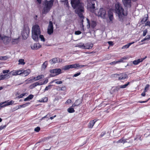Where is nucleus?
<instances>
[{
	"instance_id": "obj_1",
	"label": "nucleus",
	"mask_w": 150,
	"mask_h": 150,
	"mask_svg": "<svg viewBox=\"0 0 150 150\" xmlns=\"http://www.w3.org/2000/svg\"><path fill=\"white\" fill-rule=\"evenodd\" d=\"M71 3L72 7L75 9V12L81 19L84 18L83 13L84 12V4L80 0H71Z\"/></svg>"
},
{
	"instance_id": "obj_2",
	"label": "nucleus",
	"mask_w": 150,
	"mask_h": 150,
	"mask_svg": "<svg viewBox=\"0 0 150 150\" xmlns=\"http://www.w3.org/2000/svg\"><path fill=\"white\" fill-rule=\"evenodd\" d=\"M115 10L120 20L121 19H122V17L123 16L126 15L125 13V10L122 4L119 2H117L115 4Z\"/></svg>"
},
{
	"instance_id": "obj_3",
	"label": "nucleus",
	"mask_w": 150,
	"mask_h": 150,
	"mask_svg": "<svg viewBox=\"0 0 150 150\" xmlns=\"http://www.w3.org/2000/svg\"><path fill=\"white\" fill-rule=\"evenodd\" d=\"M41 33L39 26L38 25L33 26L32 30V37L34 40L37 41Z\"/></svg>"
},
{
	"instance_id": "obj_4",
	"label": "nucleus",
	"mask_w": 150,
	"mask_h": 150,
	"mask_svg": "<svg viewBox=\"0 0 150 150\" xmlns=\"http://www.w3.org/2000/svg\"><path fill=\"white\" fill-rule=\"evenodd\" d=\"M54 2V0H50V1L47 0L45 1L43 3L44 8L43 13L46 14L50 11L53 6Z\"/></svg>"
},
{
	"instance_id": "obj_5",
	"label": "nucleus",
	"mask_w": 150,
	"mask_h": 150,
	"mask_svg": "<svg viewBox=\"0 0 150 150\" xmlns=\"http://www.w3.org/2000/svg\"><path fill=\"white\" fill-rule=\"evenodd\" d=\"M88 4L87 5L88 10L92 13L94 12L96 1L94 0H87Z\"/></svg>"
},
{
	"instance_id": "obj_6",
	"label": "nucleus",
	"mask_w": 150,
	"mask_h": 150,
	"mask_svg": "<svg viewBox=\"0 0 150 150\" xmlns=\"http://www.w3.org/2000/svg\"><path fill=\"white\" fill-rule=\"evenodd\" d=\"M29 31V29L28 26L24 27L23 31L22 33V35L24 39L25 40L28 37Z\"/></svg>"
},
{
	"instance_id": "obj_7",
	"label": "nucleus",
	"mask_w": 150,
	"mask_h": 150,
	"mask_svg": "<svg viewBox=\"0 0 150 150\" xmlns=\"http://www.w3.org/2000/svg\"><path fill=\"white\" fill-rule=\"evenodd\" d=\"M50 72L52 74L51 75V76H55L62 73L61 69L59 68L50 70Z\"/></svg>"
},
{
	"instance_id": "obj_8",
	"label": "nucleus",
	"mask_w": 150,
	"mask_h": 150,
	"mask_svg": "<svg viewBox=\"0 0 150 150\" xmlns=\"http://www.w3.org/2000/svg\"><path fill=\"white\" fill-rule=\"evenodd\" d=\"M114 76L118 78L119 80H124L128 78L127 74L124 73H120L119 74H114Z\"/></svg>"
},
{
	"instance_id": "obj_9",
	"label": "nucleus",
	"mask_w": 150,
	"mask_h": 150,
	"mask_svg": "<svg viewBox=\"0 0 150 150\" xmlns=\"http://www.w3.org/2000/svg\"><path fill=\"white\" fill-rule=\"evenodd\" d=\"M98 15L101 18L105 19L106 18V12L105 9L103 8H100L98 13Z\"/></svg>"
},
{
	"instance_id": "obj_10",
	"label": "nucleus",
	"mask_w": 150,
	"mask_h": 150,
	"mask_svg": "<svg viewBox=\"0 0 150 150\" xmlns=\"http://www.w3.org/2000/svg\"><path fill=\"white\" fill-rule=\"evenodd\" d=\"M47 33L49 35H51L53 32V25L52 22L50 21L49 22V24L47 28Z\"/></svg>"
},
{
	"instance_id": "obj_11",
	"label": "nucleus",
	"mask_w": 150,
	"mask_h": 150,
	"mask_svg": "<svg viewBox=\"0 0 150 150\" xmlns=\"http://www.w3.org/2000/svg\"><path fill=\"white\" fill-rule=\"evenodd\" d=\"M42 47L39 43H35L32 44L31 45V47L33 50H37L41 48Z\"/></svg>"
},
{
	"instance_id": "obj_12",
	"label": "nucleus",
	"mask_w": 150,
	"mask_h": 150,
	"mask_svg": "<svg viewBox=\"0 0 150 150\" xmlns=\"http://www.w3.org/2000/svg\"><path fill=\"white\" fill-rule=\"evenodd\" d=\"M78 64H74L71 65H66L64 67L63 69L64 70H67L70 68H76L78 67Z\"/></svg>"
},
{
	"instance_id": "obj_13",
	"label": "nucleus",
	"mask_w": 150,
	"mask_h": 150,
	"mask_svg": "<svg viewBox=\"0 0 150 150\" xmlns=\"http://www.w3.org/2000/svg\"><path fill=\"white\" fill-rule=\"evenodd\" d=\"M122 1L125 6L131 7V0H122Z\"/></svg>"
},
{
	"instance_id": "obj_14",
	"label": "nucleus",
	"mask_w": 150,
	"mask_h": 150,
	"mask_svg": "<svg viewBox=\"0 0 150 150\" xmlns=\"http://www.w3.org/2000/svg\"><path fill=\"white\" fill-rule=\"evenodd\" d=\"M14 102V101L12 100H11L10 101H9L8 100L5 101V102L0 103V106L4 104H5L4 105H3L4 107L9 105H12L13 104Z\"/></svg>"
},
{
	"instance_id": "obj_15",
	"label": "nucleus",
	"mask_w": 150,
	"mask_h": 150,
	"mask_svg": "<svg viewBox=\"0 0 150 150\" xmlns=\"http://www.w3.org/2000/svg\"><path fill=\"white\" fill-rule=\"evenodd\" d=\"M82 48L84 49H91L93 46V44L92 43H87L85 45L83 44L81 46H80Z\"/></svg>"
},
{
	"instance_id": "obj_16",
	"label": "nucleus",
	"mask_w": 150,
	"mask_h": 150,
	"mask_svg": "<svg viewBox=\"0 0 150 150\" xmlns=\"http://www.w3.org/2000/svg\"><path fill=\"white\" fill-rule=\"evenodd\" d=\"M147 57L146 56L144 58L138 59L137 60H134L133 62V64L135 65H137L139 64L140 62H142Z\"/></svg>"
},
{
	"instance_id": "obj_17",
	"label": "nucleus",
	"mask_w": 150,
	"mask_h": 150,
	"mask_svg": "<svg viewBox=\"0 0 150 150\" xmlns=\"http://www.w3.org/2000/svg\"><path fill=\"white\" fill-rule=\"evenodd\" d=\"M1 40L3 41V43L5 45L8 44L10 41V39L8 37L6 36L2 37Z\"/></svg>"
},
{
	"instance_id": "obj_18",
	"label": "nucleus",
	"mask_w": 150,
	"mask_h": 150,
	"mask_svg": "<svg viewBox=\"0 0 150 150\" xmlns=\"http://www.w3.org/2000/svg\"><path fill=\"white\" fill-rule=\"evenodd\" d=\"M108 16L110 21L112 23L114 18L113 13L110 10H109L108 12Z\"/></svg>"
},
{
	"instance_id": "obj_19",
	"label": "nucleus",
	"mask_w": 150,
	"mask_h": 150,
	"mask_svg": "<svg viewBox=\"0 0 150 150\" xmlns=\"http://www.w3.org/2000/svg\"><path fill=\"white\" fill-rule=\"evenodd\" d=\"M87 21L89 25V28L91 26L92 28H94L96 26L97 23L96 21H92L90 23L89 20L87 19Z\"/></svg>"
},
{
	"instance_id": "obj_20",
	"label": "nucleus",
	"mask_w": 150,
	"mask_h": 150,
	"mask_svg": "<svg viewBox=\"0 0 150 150\" xmlns=\"http://www.w3.org/2000/svg\"><path fill=\"white\" fill-rule=\"evenodd\" d=\"M30 102H28L26 103L25 104H24L22 105H18L16 107L15 109L16 110H17L18 109H20L22 108H24L27 106H28L30 104Z\"/></svg>"
},
{
	"instance_id": "obj_21",
	"label": "nucleus",
	"mask_w": 150,
	"mask_h": 150,
	"mask_svg": "<svg viewBox=\"0 0 150 150\" xmlns=\"http://www.w3.org/2000/svg\"><path fill=\"white\" fill-rule=\"evenodd\" d=\"M22 74H24V76H28L31 72V71L30 69H27L26 70H22Z\"/></svg>"
},
{
	"instance_id": "obj_22",
	"label": "nucleus",
	"mask_w": 150,
	"mask_h": 150,
	"mask_svg": "<svg viewBox=\"0 0 150 150\" xmlns=\"http://www.w3.org/2000/svg\"><path fill=\"white\" fill-rule=\"evenodd\" d=\"M96 120H93L91 121L88 125V127L89 128H92L96 122Z\"/></svg>"
},
{
	"instance_id": "obj_23",
	"label": "nucleus",
	"mask_w": 150,
	"mask_h": 150,
	"mask_svg": "<svg viewBox=\"0 0 150 150\" xmlns=\"http://www.w3.org/2000/svg\"><path fill=\"white\" fill-rule=\"evenodd\" d=\"M51 60L53 63L62 62V59H60L58 57L53 58Z\"/></svg>"
},
{
	"instance_id": "obj_24",
	"label": "nucleus",
	"mask_w": 150,
	"mask_h": 150,
	"mask_svg": "<svg viewBox=\"0 0 150 150\" xmlns=\"http://www.w3.org/2000/svg\"><path fill=\"white\" fill-rule=\"evenodd\" d=\"M44 75H40L38 76H37L33 77L32 80H34L35 81H38L41 79L44 78Z\"/></svg>"
},
{
	"instance_id": "obj_25",
	"label": "nucleus",
	"mask_w": 150,
	"mask_h": 150,
	"mask_svg": "<svg viewBox=\"0 0 150 150\" xmlns=\"http://www.w3.org/2000/svg\"><path fill=\"white\" fill-rule=\"evenodd\" d=\"M145 17L142 18V20L141 21V22L142 24H144L148 20L149 17L148 15H145Z\"/></svg>"
},
{
	"instance_id": "obj_26",
	"label": "nucleus",
	"mask_w": 150,
	"mask_h": 150,
	"mask_svg": "<svg viewBox=\"0 0 150 150\" xmlns=\"http://www.w3.org/2000/svg\"><path fill=\"white\" fill-rule=\"evenodd\" d=\"M124 137H123L121 139L118 140L117 141V143H122L123 144H125V143L127 142V141H126L127 139H124Z\"/></svg>"
},
{
	"instance_id": "obj_27",
	"label": "nucleus",
	"mask_w": 150,
	"mask_h": 150,
	"mask_svg": "<svg viewBox=\"0 0 150 150\" xmlns=\"http://www.w3.org/2000/svg\"><path fill=\"white\" fill-rule=\"evenodd\" d=\"M134 43V42H130L128 44H127V45H124L122 47V49H127L132 44H133Z\"/></svg>"
},
{
	"instance_id": "obj_28",
	"label": "nucleus",
	"mask_w": 150,
	"mask_h": 150,
	"mask_svg": "<svg viewBox=\"0 0 150 150\" xmlns=\"http://www.w3.org/2000/svg\"><path fill=\"white\" fill-rule=\"evenodd\" d=\"M79 101L78 100H76L75 103L72 104V107H75L79 106L81 103L80 102H78Z\"/></svg>"
},
{
	"instance_id": "obj_29",
	"label": "nucleus",
	"mask_w": 150,
	"mask_h": 150,
	"mask_svg": "<svg viewBox=\"0 0 150 150\" xmlns=\"http://www.w3.org/2000/svg\"><path fill=\"white\" fill-rule=\"evenodd\" d=\"M41 85V84L40 82H37L34 83L31 85V86L33 88H34L37 86Z\"/></svg>"
},
{
	"instance_id": "obj_30",
	"label": "nucleus",
	"mask_w": 150,
	"mask_h": 150,
	"mask_svg": "<svg viewBox=\"0 0 150 150\" xmlns=\"http://www.w3.org/2000/svg\"><path fill=\"white\" fill-rule=\"evenodd\" d=\"M67 111L70 113H73L75 112V110L73 108L70 107L67 110Z\"/></svg>"
},
{
	"instance_id": "obj_31",
	"label": "nucleus",
	"mask_w": 150,
	"mask_h": 150,
	"mask_svg": "<svg viewBox=\"0 0 150 150\" xmlns=\"http://www.w3.org/2000/svg\"><path fill=\"white\" fill-rule=\"evenodd\" d=\"M18 42V39H13L11 42L12 44L14 45L17 44Z\"/></svg>"
},
{
	"instance_id": "obj_32",
	"label": "nucleus",
	"mask_w": 150,
	"mask_h": 150,
	"mask_svg": "<svg viewBox=\"0 0 150 150\" xmlns=\"http://www.w3.org/2000/svg\"><path fill=\"white\" fill-rule=\"evenodd\" d=\"M62 2L64 3V5L66 6L67 7H69V4L68 0H65L61 1Z\"/></svg>"
},
{
	"instance_id": "obj_33",
	"label": "nucleus",
	"mask_w": 150,
	"mask_h": 150,
	"mask_svg": "<svg viewBox=\"0 0 150 150\" xmlns=\"http://www.w3.org/2000/svg\"><path fill=\"white\" fill-rule=\"evenodd\" d=\"M48 65V62L47 61H46L44 62L42 65V67L44 69H45L47 67Z\"/></svg>"
},
{
	"instance_id": "obj_34",
	"label": "nucleus",
	"mask_w": 150,
	"mask_h": 150,
	"mask_svg": "<svg viewBox=\"0 0 150 150\" xmlns=\"http://www.w3.org/2000/svg\"><path fill=\"white\" fill-rule=\"evenodd\" d=\"M130 83L129 82H127L126 84H125L124 85H121L120 86V88H125Z\"/></svg>"
},
{
	"instance_id": "obj_35",
	"label": "nucleus",
	"mask_w": 150,
	"mask_h": 150,
	"mask_svg": "<svg viewBox=\"0 0 150 150\" xmlns=\"http://www.w3.org/2000/svg\"><path fill=\"white\" fill-rule=\"evenodd\" d=\"M48 98L45 97L42 98L41 100H39V102H46L48 101Z\"/></svg>"
},
{
	"instance_id": "obj_36",
	"label": "nucleus",
	"mask_w": 150,
	"mask_h": 150,
	"mask_svg": "<svg viewBox=\"0 0 150 150\" xmlns=\"http://www.w3.org/2000/svg\"><path fill=\"white\" fill-rule=\"evenodd\" d=\"M19 64L24 65L25 64V63L24 62V60L23 59H19L18 61Z\"/></svg>"
},
{
	"instance_id": "obj_37",
	"label": "nucleus",
	"mask_w": 150,
	"mask_h": 150,
	"mask_svg": "<svg viewBox=\"0 0 150 150\" xmlns=\"http://www.w3.org/2000/svg\"><path fill=\"white\" fill-rule=\"evenodd\" d=\"M128 57L126 56H124L122 57L121 58V59H120L119 61L120 62H124L123 60L126 59H127Z\"/></svg>"
},
{
	"instance_id": "obj_38",
	"label": "nucleus",
	"mask_w": 150,
	"mask_h": 150,
	"mask_svg": "<svg viewBox=\"0 0 150 150\" xmlns=\"http://www.w3.org/2000/svg\"><path fill=\"white\" fill-rule=\"evenodd\" d=\"M8 58L7 56H0V59L5 60L7 59Z\"/></svg>"
},
{
	"instance_id": "obj_39",
	"label": "nucleus",
	"mask_w": 150,
	"mask_h": 150,
	"mask_svg": "<svg viewBox=\"0 0 150 150\" xmlns=\"http://www.w3.org/2000/svg\"><path fill=\"white\" fill-rule=\"evenodd\" d=\"M39 38L40 39V40L41 41L43 42L45 41V39L42 35H40V34L39 35Z\"/></svg>"
},
{
	"instance_id": "obj_40",
	"label": "nucleus",
	"mask_w": 150,
	"mask_h": 150,
	"mask_svg": "<svg viewBox=\"0 0 150 150\" xmlns=\"http://www.w3.org/2000/svg\"><path fill=\"white\" fill-rule=\"evenodd\" d=\"M7 74L4 75H3L4 79H6L9 78L10 77L9 74Z\"/></svg>"
},
{
	"instance_id": "obj_41",
	"label": "nucleus",
	"mask_w": 150,
	"mask_h": 150,
	"mask_svg": "<svg viewBox=\"0 0 150 150\" xmlns=\"http://www.w3.org/2000/svg\"><path fill=\"white\" fill-rule=\"evenodd\" d=\"M22 70H16V75L22 74Z\"/></svg>"
},
{
	"instance_id": "obj_42",
	"label": "nucleus",
	"mask_w": 150,
	"mask_h": 150,
	"mask_svg": "<svg viewBox=\"0 0 150 150\" xmlns=\"http://www.w3.org/2000/svg\"><path fill=\"white\" fill-rule=\"evenodd\" d=\"M9 73H11L13 76H16V70H13L11 71Z\"/></svg>"
},
{
	"instance_id": "obj_43",
	"label": "nucleus",
	"mask_w": 150,
	"mask_h": 150,
	"mask_svg": "<svg viewBox=\"0 0 150 150\" xmlns=\"http://www.w3.org/2000/svg\"><path fill=\"white\" fill-rule=\"evenodd\" d=\"M52 86V85H49L48 86H46L45 90V91H47L49 89H50L51 88V86Z\"/></svg>"
},
{
	"instance_id": "obj_44",
	"label": "nucleus",
	"mask_w": 150,
	"mask_h": 150,
	"mask_svg": "<svg viewBox=\"0 0 150 150\" xmlns=\"http://www.w3.org/2000/svg\"><path fill=\"white\" fill-rule=\"evenodd\" d=\"M48 79H46L43 82H41V85H42L44 84H46L47 83H48Z\"/></svg>"
},
{
	"instance_id": "obj_45",
	"label": "nucleus",
	"mask_w": 150,
	"mask_h": 150,
	"mask_svg": "<svg viewBox=\"0 0 150 150\" xmlns=\"http://www.w3.org/2000/svg\"><path fill=\"white\" fill-rule=\"evenodd\" d=\"M40 129L39 127H37L35 128L34 130L37 132H38L40 131Z\"/></svg>"
},
{
	"instance_id": "obj_46",
	"label": "nucleus",
	"mask_w": 150,
	"mask_h": 150,
	"mask_svg": "<svg viewBox=\"0 0 150 150\" xmlns=\"http://www.w3.org/2000/svg\"><path fill=\"white\" fill-rule=\"evenodd\" d=\"M149 87H150V85L149 84H147V85H146V86L144 88V91H145L147 92V90L148 89V88H149Z\"/></svg>"
},
{
	"instance_id": "obj_47",
	"label": "nucleus",
	"mask_w": 150,
	"mask_h": 150,
	"mask_svg": "<svg viewBox=\"0 0 150 150\" xmlns=\"http://www.w3.org/2000/svg\"><path fill=\"white\" fill-rule=\"evenodd\" d=\"M106 134V132L104 131L102 132L101 134L100 135L99 137L100 138H101L103 137Z\"/></svg>"
},
{
	"instance_id": "obj_48",
	"label": "nucleus",
	"mask_w": 150,
	"mask_h": 150,
	"mask_svg": "<svg viewBox=\"0 0 150 150\" xmlns=\"http://www.w3.org/2000/svg\"><path fill=\"white\" fill-rule=\"evenodd\" d=\"M147 32H148V30H147V29H145V30L143 31V35L144 36H145L146 35V33H147Z\"/></svg>"
},
{
	"instance_id": "obj_49",
	"label": "nucleus",
	"mask_w": 150,
	"mask_h": 150,
	"mask_svg": "<svg viewBox=\"0 0 150 150\" xmlns=\"http://www.w3.org/2000/svg\"><path fill=\"white\" fill-rule=\"evenodd\" d=\"M61 89L62 91H65L66 89V87L65 86H64L61 88Z\"/></svg>"
},
{
	"instance_id": "obj_50",
	"label": "nucleus",
	"mask_w": 150,
	"mask_h": 150,
	"mask_svg": "<svg viewBox=\"0 0 150 150\" xmlns=\"http://www.w3.org/2000/svg\"><path fill=\"white\" fill-rule=\"evenodd\" d=\"M81 32L80 31H77L75 32V34L76 35H79L81 34Z\"/></svg>"
},
{
	"instance_id": "obj_51",
	"label": "nucleus",
	"mask_w": 150,
	"mask_h": 150,
	"mask_svg": "<svg viewBox=\"0 0 150 150\" xmlns=\"http://www.w3.org/2000/svg\"><path fill=\"white\" fill-rule=\"evenodd\" d=\"M150 39V35H147L145 38L144 39V40H146Z\"/></svg>"
},
{
	"instance_id": "obj_52",
	"label": "nucleus",
	"mask_w": 150,
	"mask_h": 150,
	"mask_svg": "<svg viewBox=\"0 0 150 150\" xmlns=\"http://www.w3.org/2000/svg\"><path fill=\"white\" fill-rule=\"evenodd\" d=\"M29 100L32 99L34 97V96L33 95L30 94L28 96V97Z\"/></svg>"
},
{
	"instance_id": "obj_53",
	"label": "nucleus",
	"mask_w": 150,
	"mask_h": 150,
	"mask_svg": "<svg viewBox=\"0 0 150 150\" xmlns=\"http://www.w3.org/2000/svg\"><path fill=\"white\" fill-rule=\"evenodd\" d=\"M71 100L70 99H69L66 102L65 104H68L71 103Z\"/></svg>"
},
{
	"instance_id": "obj_54",
	"label": "nucleus",
	"mask_w": 150,
	"mask_h": 150,
	"mask_svg": "<svg viewBox=\"0 0 150 150\" xmlns=\"http://www.w3.org/2000/svg\"><path fill=\"white\" fill-rule=\"evenodd\" d=\"M145 25L146 26H150V21H147L145 24Z\"/></svg>"
},
{
	"instance_id": "obj_55",
	"label": "nucleus",
	"mask_w": 150,
	"mask_h": 150,
	"mask_svg": "<svg viewBox=\"0 0 150 150\" xmlns=\"http://www.w3.org/2000/svg\"><path fill=\"white\" fill-rule=\"evenodd\" d=\"M149 98L146 101H139L138 102V103H145L147 102L149 100Z\"/></svg>"
},
{
	"instance_id": "obj_56",
	"label": "nucleus",
	"mask_w": 150,
	"mask_h": 150,
	"mask_svg": "<svg viewBox=\"0 0 150 150\" xmlns=\"http://www.w3.org/2000/svg\"><path fill=\"white\" fill-rule=\"evenodd\" d=\"M81 73L80 72H78L77 73H76V74H75L74 75V76H73V77H76L79 75H80L81 74Z\"/></svg>"
},
{
	"instance_id": "obj_57",
	"label": "nucleus",
	"mask_w": 150,
	"mask_h": 150,
	"mask_svg": "<svg viewBox=\"0 0 150 150\" xmlns=\"http://www.w3.org/2000/svg\"><path fill=\"white\" fill-rule=\"evenodd\" d=\"M25 94L24 93L21 94L19 96H18V97L19 98H22V97H23L25 96Z\"/></svg>"
},
{
	"instance_id": "obj_58",
	"label": "nucleus",
	"mask_w": 150,
	"mask_h": 150,
	"mask_svg": "<svg viewBox=\"0 0 150 150\" xmlns=\"http://www.w3.org/2000/svg\"><path fill=\"white\" fill-rule=\"evenodd\" d=\"M9 71V70H4L3 71V73L4 74L8 73Z\"/></svg>"
},
{
	"instance_id": "obj_59",
	"label": "nucleus",
	"mask_w": 150,
	"mask_h": 150,
	"mask_svg": "<svg viewBox=\"0 0 150 150\" xmlns=\"http://www.w3.org/2000/svg\"><path fill=\"white\" fill-rule=\"evenodd\" d=\"M62 81H57L55 82V83L57 84H60L62 83Z\"/></svg>"
},
{
	"instance_id": "obj_60",
	"label": "nucleus",
	"mask_w": 150,
	"mask_h": 150,
	"mask_svg": "<svg viewBox=\"0 0 150 150\" xmlns=\"http://www.w3.org/2000/svg\"><path fill=\"white\" fill-rule=\"evenodd\" d=\"M108 43L110 45H111V46H112L114 45L113 42L111 41H110L108 42Z\"/></svg>"
},
{
	"instance_id": "obj_61",
	"label": "nucleus",
	"mask_w": 150,
	"mask_h": 150,
	"mask_svg": "<svg viewBox=\"0 0 150 150\" xmlns=\"http://www.w3.org/2000/svg\"><path fill=\"white\" fill-rule=\"evenodd\" d=\"M6 127V125H1L0 126V131Z\"/></svg>"
},
{
	"instance_id": "obj_62",
	"label": "nucleus",
	"mask_w": 150,
	"mask_h": 150,
	"mask_svg": "<svg viewBox=\"0 0 150 150\" xmlns=\"http://www.w3.org/2000/svg\"><path fill=\"white\" fill-rule=\"evenodd\" d=\"M4 79L3 75L0 74V81Z\"/></svg>"
},
{
	"instance_id": "obj_63",
	"label": "nucleus",
	"mask_w": 150,
	"mask_h": 150,
	"mask_svg": "<svg viewBox=\"0 0 150 150\" xmlns=\"http://www.w3.org/2000/svg\"><path fill=\"white\" fill-rule=\"evenodd\" d=\"M146 91H144V92L142 93L141 94V95L143 96H144L146 95L145 93Z\"/></svg>"
},
{
	"instance_id": "obj_64",
	"label": "nucleus",
	"mask_w": 150,
	"mask_h": 150,
	"mask_svg": "<svg viewBox=\"0 0 150 150\" xmlns=\"http://www.w3.org/2000/svg\"><path fill=\"white\" fill-rule=\"evenodd\" d=\"M109 64H110V65H115V64H116L115 61L110 62V63H109Z\"/></svg>"
}]
</instances>
